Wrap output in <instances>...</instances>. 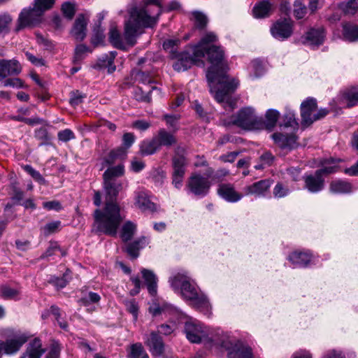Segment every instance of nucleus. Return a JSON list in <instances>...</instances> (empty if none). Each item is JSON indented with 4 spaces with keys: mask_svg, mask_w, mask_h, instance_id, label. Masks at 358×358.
Wrapping results in <instances>:
<instances>
[{
    "mask_svg": "<svg viewBox=\"0 0 358 358\" xmlns=\"http://www.w3.org/2000/svg\"><path fill=\"white\" fill-rule=\"evenodd\" d=\"M216 40L215 36L213 41L206 43L204 56H208V60L211 64L206 73L210 91L213 94L215 100L221 103L228 101L229 94L237 88L238 82L234 78L230 79L227 76L228 66L224 61V54L221 47L210 45Z\"/></svg>",
    "mask_w": 358,
    "mask_h": 358,
    "instance_id": "f257e3e1",
    "label": "nucleus"
},
{
    "mask_svg": "<svg viewBox=\"0 0 358 358\" xmlns=\"http://www.w3.org/2000/svg\"><path fill=\"white\" fill-rule=\"evenodd\" d=\"M106 204L103 210L96 209L94 212V226L99 232L115 236L123 217L120 208L115 202L122 189V183L117 180H103Z\"/></svg>",
    "mask_w": 358,
    "mask_h": 358,
    "instance_id": "f03ea898",
    "label": "nucleus"
},
{
    "mask_svg": "<svg viewBox=\"0 0 358 358\" xmlns=\"http://www.w3.org/2000/svg\"><path fill=\"white\" fill-rule=\"evenodd\" d=\"M129 13V17L124 24L123 39L115 27L110 29L109 41L118 49H124V43L134 46L137 38L143 34V29L152 27L157 23V17L149 15L144 8L133 6Z\"/></svg>",
    "mask_w": 358,
    "mask_h": 358,
    "instance_id": "7ed1b4c3",
    "label": "nucleus"
},
{
    "mask_svg": "<svg viewBox=\"0 0 358 358\" xmlns=\"http://www.w3.org/2000/svg\"><path fill=\"white\" fill-rule=\"evenodd\" d=\"M170 282L174 289L180 288L184 299L190 301L196 308H208L209 302L206 296L199 294L196 288L189 282L186 276L178 273L170 280Z\"/></svg>",
    "mask_w": 358,
    "mask_h": 358,
    "instance_id": "20e7f679",
    "label": "nucleus"
},
{
    "mask_svg": "<svg viewBox=\"0 0 358 358\" xmlns=\"http://www.w3.org/2000/svg\"><path fill=\"white\" fill-rule=\"evenodd\" d=\"M215 34L213 32L207 33L202 37L199 44L193 50L192 54H183L173 65V69L177 71H184L189 69L192 64H198L200 59L204 57V48L206 43L213 41Z\"/></svg>",
    "mask_w": 358,
    "mask_h": 358,
    "instance_id": "39448f33",
    "label": "nucleus"
},
{
    "mask_svg": "<svg viewBox=\"0 0 358 358\" xmlns=\"http://www.w3.org/2000/svg\"><path fill=\"white\" fill-rule=\"evenodd\" d=\"M230 123L244 130H258L262 129L263 118L252 108L245 107L231 117Z\"/></svg>",
    "mask_w": 358,
    "mask_h": 358,
    "instance_id": "423d86ee",
    "label": "nucleus"
},
{
    "mask_svg": "<svg viewBox=\"0 0 358 358\" xmlns=\"http://www.w3.org/2000/svg\"><path fill=\"white\" fill-rule=\"evenodd\" d=\"M183 148H178L171 160L173 168L172 184L177 189L180 188L182 186L187 165V159L183 155Z\"/></svg>",
    "mask_w": 358,
    "mask_h": 358,
    "instance_id": "0eeeda50",
    "label": "nucleus"
},
{
    "mask_svg": "<svg viewBox=\"0 0 358 358\" xmlns=\"http://www.w3.org/2000/svg\"><path fill=\"white\" fill-rule=\"evenodd\" d=\"M211 182L208 178L203 177L199 173H194L188 178L187 188L189 192L199 197L208 194Z\"/></svg>",
    "mask_w": 358,
    "mask_h": 358,
    "instance_id": "6e6552de",
    "label": "nucleus"
},
{
    "mask_svg": "<svg viewBox=\"0 0 358 358\" xmlns=\"http://www.w3.org/2000/svg\"><path fill=\"white\" fill-rule=\"evenodd\" d=\"M43 13L34 6L32 8H24L20 13L17 20L16 30L19 31L24 27H32L40 24Z\"/></svg>",
    "mask_w": 358,
    "mask_h": 358,
    "instance_id": "1a4fd4ad",
    "label": "nucleus"
},
{
    "mask_svg": "<svg viewBox=\"0 0 358 358\" xmlns=\"http://www.w3.org/2000/svg\"><path fill=\"white\" fill-rule=\"evenodd\" d=\"M184 331L187 338L193 343H199L209 336L207 327L196 320L187 321Z\"/></svg>",
    "mask_w": 358,
    "mask_h": 358,
    "instance_id": "9d476101",
    "label": "nucleus"
},
{
    "mask_svg": "<svg viewBox=\"0 0 358 358\" xmlns=\"http://www.w3.org/2000/svg\"><path fill=\"white\" fill-rule=\"evenodd\" d=\"M293 32V22L290 19H280L273 24L271 34L276 39L283 41L289 38Z\"/></svg>",
    "mask_w": 358,
    "mask_h": 358,
    "instance_id": "9b49d317",
    "label": "nucleus"
},
{
    "mask_svg": "<svg viewBox=\"0 0 358 358\" xmlns=\"http://www.w3.org/2000/svg\"><path fill=\"white\" fill-rule=\"evenodd\" d=\"M317 110V101L314 98H308L301 104V115L302 124L310 126L313 124L314 113Z\"/></svg>",
    "mask_w": 358,
    "mask_h": 358,
    "instance_id": "f8f14e48",
    "label": "nucleus"
},
{
    "mask_svg": "<svg viewBox=\"0 0 358 358\" xmlns=\"http://www.w3.org/2000/svg\"><path fill=\"white\" fill-rule=\"evenodd\" d=\"M22 71V66L16 59H0V81L8 76H17Z\"/></svg>",
    "mask_w": 358,
    "mask_h": 358,
    "instance_id": "ddd939ff",
    "label": "nucleus"
},
{
    "mask_svg": "<svg viewBox=\"0 0 358 358\" xmlns=\"http://www.w3.org/2000/svg\"><path fill=\"white\" fill-rule=\"evenodd\" d=\"M27 341V336L24 334H19L12 339H8L5 342H0L2 350L7 355L14 354L20 350L21 347Z\"/></svg>",
    "mask_w": 358,
    "mask_h": 358,
    "instance_id": "4468645a",
    "label": "nucleus"
},
{
    "mask_svg": "<svg viewBox=\"0 0 358 358\" xmlns=\"http://www.w3.org/2000/svg\"><path fill=\"white\" fill-rule=\"evenodd\" d=\"M88 17L83 14H79L76 19L71 30V35L78 41H82L87 35Z\"/></svg>",
    "mask_w": 358,
    "mask_h": 358,
    "instance_id": "2eb2a0df",
    "label": "nucleus"
},
{
    "mask_svg": "<svg viewBox=\"0 0 358 358\" xmlns=\"http://www.w3.org/2000/svg\"><path fill=\"white\" fill-rule=\"evenodd\" d=\"M217 194L228 202L235 203L241 200L243 194L237 192L230 183H222L218 185Z\"/></svg>",
    "mask_w": 358,
    "mask_h": 358,
    "instance_id": "dca6fc26",
    "label": "nucleus"
},
{
    "mask_svg": "<svg viewBox=\"0 0 358 358\" xmlns=\"http://www.w3.org/2000/svg\"><path fill=\"white\" fill-rule=\"evenodd\" d=\"M274 143L282 149H292L296 144V136L293 132H275L271 135Z\"/></svg>",
    "mask_w": 358,
    "mask_h": 358,
    "instance_id": "f3484780",
    "label": "nucleus"
},
{
    "mask_svg": "<svg viewBox=\"0 0 358 358\" xmlns=\"http://www.w3.org/2000/svg\"><path fill=\"white\" fill-rule=\"evenodd\" d=\"M304 44L313 46H319L322 45L325 38V31L323 27L317 29H310L303 37Z\"/></svg>",
    "mask_w": 358,
    "mask_h": 358,
    "instance_id": "a211bd4d",
    "label": "nucleus"
},
{
    "mask_svg": "<svg viewBox=\"0 0 358 358\" xmlns=\"http://www.w3.org/2000/svg\"><path fill=\"white\" fill-rule=\"evenodd\" d=\"M304 188L311 193H317L324 189V180L316 172L303 177Z\"/></svg>",
    "mask_w": 358,
    "mask_h": 358,
    "instance_id": "6ab92c4d",
    "label": "nucleus"
},
{
    "mask_svg": "<svg viewBox=\"0 0 358 358\" xmlns=\"http://www.w3.org/2000/svg\"><path fill=\"white\" fill-rule=\"evenodd\" d=\"M145 344L153 356L159 357L164 354V342L157 332L152 331L150 333V337L145 341Z\"/></svg>",
    "mask_w": 358,
    "mask_h": 358,
    "instance_id": "aec40b11",
    "label": "nucleus"
},
{
    "mask_svg": "<svg viewBox=\"0 0 358 358\" xmlns=\"http://www.w3.org/2000/svg\"><path fill=\"white\" fill-rule=\"evenodd\" d=\"M45 352V349L42 348L41 341L34 338L29 343L25 352L19 358H41Z\"/></svg>",
    "mask_w": 358,
    "mask_h": 358,
    "instance_id": "412c9836",
    "label": "nucleus"
},
{
    "mask_svg": "<svg viewBox=\"0 0 358 358\" xmlns=\"http://www.w3.org/2000/svg\"><path fill=\"white\" fill-rule=\"evenodd\" d=\"M271 184V180L265 179L248 185L245 189L247 194L265 196L266 193L268 192Z\"/></svg>",
    "mask_w": 358,
    "mask_h": 358,
    "instance_id": "4be33fe9",
    "label": "nucleus"
},
{
    "mask_svg": "<svg viewBox=\"0 0 358 358\" xmlns=\"http://www.w3.org/2000/svg\"><path fill=\"white\" fill-rule=\"evenodd\" d=\"M154 136L158 142L160 148L162 146L169 148L176 145L177 143L176 136L171 132L166 131L165 129H159L157 134Z\"/></svg>",
    "mask_w": 358,
    "mask_h": 358,
    "instance_id": "5701e85b",
    "label": "nucleus"
},
{
    "mask_svg": "<svg viewBox=\"0 0 358 358\" xmlns=\"http://www.w3.org/2000/svg\"><path fill=\"white\" fill-rule=\"evenodd\" d=\"M135 205L141 210L154 211L156 210L155 204L152 202L147 192L138 191L136 193Z\"/></svg>",
    "mask_w": 358,
    "mask_h": 358,
    "instance_id": "b1692460",
    "label": "nucleus"
},
{
    "mask_svg": "<svg viewBox=\"0 0 358 358\" xmlns=\"http://www.w3.org/2000/svg\"><path fill=\"white\" fill-rule=\"evenodd\" d=\"M149 243V239L145 236H141L137 240L128 243L126 251L131 259H136L139 255V250L143 248Z\"/></svg>",
    "mask_w": 358,
    "mask_h": 358,
    "instance_id": "393cba45",
    "label": "nucleus"
},
{
    "mask_svg": "<svg viewBox=\"0 0 358 358\" xmlns=\"http://www.w3.org/2000/svg\"><path fill=\"white\" fill-rule=\"evenodd\" d=\"M229 358H253L252 348L242 343H237L229 352Z\"/></svg>",
    "mask_w": 358,
    "mask_h": 358,
    "instance_id": "a878e982",
    "label": "nucleus"
},
{
    "mask_svg": "<svg viewBox=\"0 0 358 358\" xmlns=\"http://www.w3.org/2000/svg\"><path fill=\"white\" fill-rule=\"evenodd\" d=\"M272 5L268 1L257 3L252 8V15L257 19L267 17L270 15Z\"/></svg>",
    "mask_w": 358,
    "mask_h": 358,
    "instance_id": "bb28decb",
    "label": "nucleus"
},
{
    "mask_svg": "<svg viewBox=\"0 0 358 358\" xmlns=\"http://www.w3.org/2000/svg\"><path fill=\"white\" fill-rule=\"evenodd\" d=\"M141 273L149 293L152 296L155 295L157 288V278L156 275L152 271L146 268H143Z\"/></svg>",
    "mask_w": 358,
    "mask_h": 358,
    "instance_id": "cd10ccee",
    "label": "nucleus"
},
{
    "mask_svg": "<svg viewBox=\"0 0 358 358\" xmlns=\"http://www.w3.org/2000/svg\"><path fill=\"white\" fill-rule=\"evenodd\" d=\"M288 259L294 266L305 267L310 262L311 255L308 252L295 251L289 256Z\"/></svg>",
    "mask_w": 358,
    "mask_h": 358,
    "instance_id": "c85d7f7f",
    "label": "nucleus"
},
{
    "mask_svg": "<svg viewBox=\"0 0 358 358\" xmlns=\"http://www.w3.org/2000/svg\"><path fill=\"white\" fill-rule=\"evenodd\" d=\"M139 148L140 152L143 156L153 155L160 150V147L155 136L151 139H145L141 143Z\"/></svg>",
    "mask_w": 358,
    "mask_h": 358,
    "instance_id": "c756f323",
    "label": "nucleus"
},
{
    "mask_svg": "<svg viewBox=\"0 0 358 358\" xmlns=\"http://www.w3.org/2000/svg\"><path fill=\"white\" fill-rule=\"evenodd\" d=\"M329 191L336 194H348L352 192V185L345 180H335L329 185Z\"/></svg>",
    "mask_w": 358,
    "mask_h": 358,
    "instance_id": "7c9ffc66",
    "label": "nucleus"
},
{
    "mask_svg": "<svg viewBox=\"0 0 358 358\" xmlns=\"http://www.w3.org/2000/svg\"><path fill=\"white\" fill-rule=\"evenodd\" d=\"M280 127L282 129H289V132H293L298 129V122L295 118V114L293 111L287 110L283 116L282 121L280 124Z\"/></svg>",
    "mask_w": 358,
    "mask_h": 358,
    "instance_id": "2f4dec72",
    "label": "nucleus"
},
{
    "mask_svg": "<svg viewBox=\"0 0 358 358\" xmlns=\"http://www.w3.org/2000/svg\"><path fill=\"white\" fill-rule=\"evenodd\" d=\"M279 116L280 113L278 110L274 109L268 110L265 115L266 120H263L262 129H266L271 131L275 127Z\"/></svg>",
    "mask_w": 358,
    "mask_h": 358,
    "instance_id": "473e14b6",
    "label": "nucleus"
},
{
    "mask_svg": "<svg viewBox=\"0 0 358 358\" xmlns=\"http://www.w3.org/2000/svg\"><path fill=\"white\" fill-rule=\"evenodd\" d=\"M127 357L129 358H149L141 343H136L129 346L127 350Z\"/></svg>",
    "mask_w": 358,
    "mask_h": 358,
    "instance_id": "72a5a7b5",
    "label": "nucleus"
},
{
    "mask_svg": "<svg viewBox=\"0 0 358 358\" xmlns=\"http://www.w3.org/2000/svg\"><path fill=\"white\" fill-rule=\"evenodd\" d=\"M127 157V151L123 148H118L111 150L104 159V163L110 166L113 164L117 159H123Z\"/></svg>",
    "mask_w": 358,
    "mask_h": 358,
    "instance_id": "f704fd0d",
    "label": "nucleus"
},
{
    "mask_svg": "<svg viewBox=\"0 0 358 358\" xmlns=\"http://www.w3.org/2000/svg\"><path fill=\"white\" fill-rule=\"evenodd\" d=\"M136 231V225L131 221L126 222L121 230L120 237L124 242L130 241Z\"/></svg>",
    "mask_w": 358,
    "mask_h": 358,
    "instance_id": "c9c22d12",
    "label": "nucleus"
},
{
    "mask_svg": "<svg viewBox=\"0 0 358 358\" xmlns=\"http://www.w3.org/2000/svg\"><path fill=\"white\" fill-rule=\"evenodd\" d=\"M124 173V166L118 164L115 166L108 168L103 175V180H116L115 178L122 176Z\"/></svg>",
    "mask_w": 358,
    "mask_h": 358,
    "instance_id": "e433bc0d",
    "label": "nucleus"
},
{
    "mask_svg": "<svg viewBox=\"0 0 358 358\" xmlns=\"http://www.w3.org/2000/svg\"><path fill=\"white\" fill-rule=\"evenodd\" d=\"M191 20L194 22L195 27L199 29H204L208 22L207 16L200 11H193Z\"/></svg>",
    "mask_w": 358,
    "mask_h": 358,
    "instance_id": "4c0bfd02",
    "label": "nucleus"
},
{
    "mask_svg": "<svg viewBox=\"0 0 358 358\" xmlns=\"http://www.w3.org/2000/svg\"><path fill=\"white\" fill-rule=\"evenodd\" d=\"M343 36L349 41H358V26L346 24L343 26Z\"/></svg>",
    "mask_w": 358,
    "mask_h": 358,
    "instance_id": "58836bf2",
    "label": "nucleus"
},
{
    "mask_svg": "<svg viewBox=\"0 0 358 358\" xmlns=\"http://www.w3.org/2000/svg\"><path fill=\"white\" fill-rule=\"evenodd\" d=\"M343 97L348 101V107L358 104V88L351 87L343 92Z\"/></svg>",
    "mask_w": 358,
    "mask_h": 358,
    "instance_id": "ea45409f",
    "label": "nucleus"
},
{
    "mask_svg": "<svg viewBox=\"0 0 358 358\" xmlns=\"http://www.w3.org/2000/svg\"><path fill=\"white\" fill-rule=\"evenodd\" d=\"M338 8L345 15H354L358 10V0H348L347 2L341 3Z\"/></svg>",
    "mask_w": 358,
    "mask_h": 358,
    "instance_id": "a19ab883",
    "label": "nucleus"
},
{
    "mask_svg": "<svg viewBox=\"0 0 358 358\" xmlns=\"http://www.w3.org/2000/svg\"><path fill=\"white\" fill-rule=\"evenodd\" d=\"M19 290L7 285H3L0 289V296L4 299H15L19 295Z\"/></svg>",
    "mask_w": 358,
    "mask_h": 358,
    "instance_id": "79ce46f5",
    "label": "nucleus"
},
{
    "mask_svg": "<svg viewBox=\"0 0 358 358\" xmlns=\"http://www.w3.org/2000/svg\"><path fill=\"white\" fill-rule=\"evenodd\" d=\"M307 13L306 6L301 0H296L294 4V15L296 19H302Z\"/></svg>",
    "mask_w": 358,
    "mask_h": 358,
    "instance_id": "37998d69",
    "label": "nucleus"
},
{
    "mask_svg": "<svg viewBox=\"0 0 358 358\" xmlns=\"http://www.w3.org/2000/svg\"><path fill=\"white\" fill-rule=\"evenodd\" d=\"M12 20L10 15L7 13L0 15V34H6L9 31Z\"/></svg>",
    "mask_w": 358,
    "mask_h": 358,
    "instance_id": "c03bdc74",
    "label": "nucleus"
},
{
    "mask_svg": "<svg viewBox=\"0 0 358 358\" xmlns=\"http://www.w3.org/2000/svg\"><path fill=\"white\" fill-rule=\"evenodd\" d=\"M55 0H34V6L44 13L52 8Z\"/></svg>",
    "mask_w": 358,
    "mask_h": 358,
    "instance_id": "a18cd8bd",
    "label": "nucleus"
},
{
    "mask_svg": "<svg viewBox=\"0 0 358 358\" xmlns=\"http://www.w3.org/2000/svg\"><path fill=\"white\" fill-rule=\"evenodd\" d=\"M180 116L179 115H164L163 120L166 121V125L174 131L178 130V122Z\"/></svg>",
    "mask_w": 358,
    "mask_h": 358,
    "instance_id": "49530a36",
    "label": "nucleus"
},
{
    "mask_svg": "<svg viewBox=\"0 0 358 358\" xmlns=\"http://www.w3.org/2000/svg\"><path fill=\"white\" fill-rule=\"evenodd\" d=\"M62 11L64 17L69 20H71L76 13L75 5L71 2H65L62 6Z\"/></svg>",
    "mask_w": 358,
    "mask_h": 358,
    "instance_id": "de8ad7c7",
    "label": "nucleus"
},
{
    "mask_svg": "<svg viewBox=\"0 0 358 358\" xmlns=\"http://www.w3.org/2000/svg\"><path fill=\"white\" fill-rule=\"evenodd\" d=\"M176 328V324L173 322L171 324H163L158 327L157 333L168 336L173 333Z\"/></svg>",
    "mask_w": 358,
    "mask_h": 358,
    "instance_id": "09e8293b",
    "label": "nucleus"
},
{
    "mask_svg": "<svg viewBox=\"0 0 358 358\" xmlns=\"http://www.w3.org/2000/svg\"><path fill=\"white\" fill-rule=\"evenodd\" d=\"M124 304L128 312L133 315L134 319L137 318L138 307L136 301L134 299L125 300Z\"/></svg>",
    "mask_w": 358,
    "mask_h": 358,
    "instance_id": "8fccbe9b",
    "label": "nucleus"
},
{
    "mask_svg": "<svg viewBox=\"0 0 358 358\" xmlns=\"http://www.w3.org/2000/svg\"><path fill=\"white\" fill-rule=\"evenodd\" d=\"M24 169L36 181L40 183H45L44 178L41 175V173L35 170L30 165H25L24 166Z\"/></svg>",
    "mask_w": 358,
    "mask_h": 358,
    "instance_id": "3c124183",
    "label": "nucleus"
},
{
    "mask_svg": "<svg viewBox=\"0 0 358 358\" xmlns=\"http://www.w3.org/2000/svg\"><path fill=\"white\" fill-rule=\"evenodd\" d=\"M35 137L42 141L43 142L40 144L41 145H44L46 142L50 140V136L47 129L44 127H41L36 129L34 132Z\"/></svg>",
    "mask_w": 358,
    "mask_h": 358,
    "instance_id": "603ef678",
    "label": "nucleus"
},
{
    "mask_svg": "<svg viewBox=\"0 0 358 358\" xmlns=\"http://www.w3.org/2000/svg\"><path fill=\"white\" fill-rule=\"evenodd\" d=\"M61 222L59 221H55L52 222L48 223L45 224L43 228V234L45 236H48L51 234L56 232L59 227Z\"/></svg>",
    "mask_w": 358,
    "mask_h": 358,
    "instance_id": "864d4df0",
    "label": "nucleus"
},
{
    "mask_svg": "<svg viewBox=\"0 0 358 358\" xmlns=\"http://www.w3.org/2000/svg\"><path fill=\"white\" fill-rule=\"evenodd\" d=\"M86 97L85 94H81L78 91L71 92L70 103L73 106H76L83 101Z\"/></svg>",
    "mask_w": 358,
    "mask_h": 358,
    "instance_id": "5fc2aeb1",
    "label": "nucleus"
},
{
    "mask_svg": "<svg viewBox=\"0 0 358 358\" xmlns=\"http://www.w3.org/2000/svg\"><path fill=\"white\" fill-rule=\"evenodd\" d=\"M57 136L59 140L63 142H67L76 138L74 133L69 129L59 131Z\"/></svg>",
    "mask_w": 358,
    "mask_h": 358,
    "instance_id": "6e6d98bb",
    "label": "nucleus"
},
{
    "mask_svg": "<svg viewBox=\"0 0 358 358\" xmlns=\"http://www.w3.org/2000/svg\"><path fill=\"white\" fill-rule=\"evenodd\" d=\"M61 352L60 345L57 342L51 344L50 349L45 358H59Z\"/></svg>",
    "mask_w": 358,
    "mask_h": 358,
    "instance_id": "4d7b16f0",
    "label": "nucleus"
},
{
    "mask_svg": "<svg viewBox=\"0 0 358 358\" xmlns=\"http://www.w3.org/2000/svg\"><path fill=\"white\" fill-rule=\"evenodd\" d=\"M3 86L16 88L25 87L23 81L18 78L6 79L3 82Z\"/></svg>",
    "mask_w": 358,
    "mask_h": 358,
    "instance_id": "13d9d810",
    "label": "nucleus"
},
{
    "mask_svg": "<svg viewBox=\"0 0 358 358\" xmlns=\"http://www.w3.org/2000/svg\"><path fill=\"white\" fill-rule=\"evenodd\" d=\"M289 189L281 183H278L273 189V195L276 198H282L287 195Z\"/></svg>",
    "mask_w": 358,
    "mask_h": 358,
    "instance_id": "bf43d9fd",
    "label": "nucleus"
},
{
    "mask_svg": "<svg viewBox=\"0 0 358 358\" xmlns=\"http://www.w3.org/2000/svg\"><path fill=\"white\" fill-rule=\"evenodd\" d=\"M117 52L115 51L110 52L108 54H106L102 55L99 59V65L103 67L107 64L108 62H114V59L115 58Z\"/></svg>",
    "mask_w": 358,
    "mask_h": 358,
    "instance_id": "052dcab7",
    "label": "nucleus"
},
{
    "mask_svg": "<svg viewBox=\"0 0 358 358\" xmlns=\"http://www.w3.org/2000/svg\"><path fill=\"white\" fill-rule=\"evenodd\" d=\"M135 136L132 133H125L122 137L123 148L127 150L129 148L135 141Z\"/></svg>",
    "mask_w": 358,
    "mask_h": 358,
    "instance_id": "680f3d73",
    "label": "nucleus"
},
{
    "mask_svg": "<svg viewBox=\"0 0 358 358\" xmlns=\"http://www.w3.org/2000/svg\"><path fill=\"white\" fill-rule=\"evenodd\" d=\"M88 52H90V49L87 46L83 44L78 45L75 50V59H82L84 57V55Z\"/></svg>",
    "mask_w": 358,
    "mask_h": 358,
    "instance_id": "e2e57ef3",
    "label": "nucleus"
},
{
    "mask_svg": "<svg viewBox=\"0 0 358 358\" xmlns=\"http://www.w3.org/2000/svg\"><path fill=\"white\" fill-rule=\"evenodd\" d=\"M25 56L31 64L36 66H42L45 65V61L41 57H37L29 52L25 53Z\"/></svg>",
    "mask_w": 358,
    "mask_h": 358,
    "instance_id": "0e129e2a",
    "label": "nucleus"
},
{
    "mask_svg": "<svg viewBox=\"0 0 358 358\" xmlns=\"http://www.w3.org/2000/svg\"><path fill=\"white\" fill-rule=\"evenodd\" d=\"M130 280L134 285V288L130 290L129 294L131 296H136L140 292L141 282L138 276H132Z\"/></svg>",
    "mask_w": 358,
    "mask_h": 358,
    "instance_id": "69168bd1",
    "label": "nucleus"
},
{
    "mask_svg": "<svg viewBox=\"0 0 358 358\" xmlns=\"http://www.w3.org/2000/svg\"><path fill=\"white\" fill-rule=\"evenodd\" d=\"M57 250H60V248L57 243H50V246L46 251L41 256L40 259H45L53 255Z\"/></svg>",
    "mask_w": 358,
    "mask_h": 358,
    "instance_id": "338daca9",
    "label": "nucleus"
},
{
    "mask_svg": "<svg viewBox=\"0 0 358 358\" xmlns=\"http://www.w3.org/2000/svg\"><path fill=\"white\" fill-rule=\"evenodd\" d=\"M151 126L150 122L143 120H138L132 123V127L141 131H145Z\"/></svg>",
    "mask_w": 358,
    "mask_h": 358,
    "instance_id": "774afa93",
    "label": "nucleus"
}]
</instances>
